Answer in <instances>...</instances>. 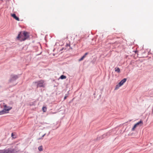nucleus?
Here are the masks:
<instances>
[{"mask_svg": "<svg viewBox=\"0 0 153 153\" xmlns=\"http://www.w3.org/2000/svg\"><path fill=\"white\" fill-rule=\"evenodd\" d=\"M29 37V33L27 32L24 31L20 32L17 37V39L21 41H24Z\"/></svg>", "mask_w": 153, "mask_h": 153, "instance_id": "nucleus-1", "label": "nucleus"}, {"mask_svg": "<svg viewBox=\"0 0 153 153\" xmlns=\"http://www.w3.org/2000/svg\"><path fill=\"white\" fill-rule=\"evenodd\" d=\"M20 75H15L12 74L9 81V82H11L16 80L20 76Z\"/></svg>", "mask_w": 153, "mask_h": 153, "instance_id": "nucleus-2", "label": "nucleus"}, {"mask_svg": "<svg viewBox=\"0 0 153 153\" xmlns=\"http://www.w3.org/2000/svg\"><path fill=\"white\" fill-rule=\"evenodd\" d=\"M44 82L43 80H41L35 82V83L37 84V88H44L45 86Z\"/></svg>", "mask_w": 153, "mask_h": 153, "instance_id": "nucleus-3", "label": "nucleus"}, {"mask_svg": "<svg viewBox=\"0 0 153 153\" xmlns=\"http://www.w3.org/2000/svg\"><path fill=\"white\" fill-rule=\"evenodd\" d=\"M143 124V122L142 120H140V121L137 123H136L135 124L134 126L132 128L131 130L132 131H134L135 128L138 126H141Z\"/></svg>", "mask_w": 153, "mask_h": 153, "instance_id": "nucleus-4", "label": "nucleus"}, {"mask_svg": "<svg viewBox=\"0 0 153 153\" xmlns=\"http://www.w3.org/2000/svg\"><path fill=\"white\" fill-rule=\"evenodd\" d=\"M12 108V107H10L8 108H4L3 110L0 111V115L8 113V111Z\"/></svg>", "mask_w": 153, "mask_h": 153, "instance_id": "nucleus-5", "label": "nucleus"}, {"mask_svg": "<svg viewBox=\"0 0 153 153\" xmlns=\"http://www.w3.org/2000/svg\"><path fill=\"white\" fill-rule=\"evenodd\" d=\"M0 153H11L10 148L7 149L0 150Z\"/></svg>", "mask_w": 153, "mask_h": 153, "instance_id": "nucleus-6", "label": "nucleus"}, {"mask_svg": "<svg viewBox=\"0 0 153 153\" xmlns=\"http://www.w3.org/2000/svg\"><path fill=\"white\" fill-rule=\"evenodd\" d=\"M127 79L126 78H124L119 83V85L121 86L126 81Z\"/></svg>", "mask_w": 153, "mask_h": 153, "instance_id": "nucleus-7", "label": "nucleus"}, {"mask_svg": "<svg viewBox=\"0 0 153 153\" xmlns=\"http://www.w3.org/2000/svg\"><path fill=\"white\" fill-rule=\"evenodd\" d=\"M11 16L13 17L14 19H15L16 20L19 21V18L17 16L15 13H13V14H12Z\"/></svg>", "mask_w": 153, "mask_h": 153, "instance_id": "nucleus-8", "label": "nucleus"}, {"mask_svg": "<svg viewBox=\"0 0 153 153\" xmlns=\"http://www.w3.org/2000/svg\"><path fill=\"white\" fill-rule=\"evenodd\" d=\"M88 54V52H86V53H85L84 54V55L79 60V61H81L82 60L84 59V58L86 57V55Z\"/></svg>", "mask_w": 153, "mask_h": 153, "instance_id": "nucleus-9", "label": "nucleus"}, {"mask_svg": "<svg viewBox=\"0 0 153 153\" xmlns=\"http://www.w3.org/2000/svg\"><path fill=\"white\" fill-rule=\"evenodd\" d=\"M106 137L107 136H106L105 134H104L101 136L98 137L97 138V140H100V139H103L104 138Z\"/></svg>", "mask_w": 153, "mask_h": 153, "instance_id": "nucleus-10", "label": "nucleus"}, {"mask_svg": "<svg viewBox=\"0 0 153 153\" xmlns=\"http://www.w3.org/2000/svg\"><path fill=\"white\" fill-rule=\"evenodd\" d=\"M115 71L118 73H120V69L118 67H116L115 68Z\"/></svg>", "mask_w": 153, "mask_h": 153, "instance_id": "nucleus-11", "label": "nucleus"}, {"mask_svg": "<svg viewBox=\"0 0 153 153\" xmlns=\"http://www.w3.org/2000/svg\"><path fill=\"white\" fill-rule=\"evenodd\" d=\"M59 78L62 79H65L66 78V77L65 76L62 75L60 76Z\"/></svg>", "mask_w": 153, "mask_h": 153, "instance_id": "nucleus-12", "label": "nucleus"}, {"mask_svg": "<svg viewBox=\"0 0 153 153\" xmlns=\"http://www.w3.org/2000/svg\"><path fill=\"white\" fill-rule=\"evenodd\" d=\"M11 153H16V151L14 149H12L10 148Z\"/></svg>", "mask_w": 153, "mask_h": 153, "instance_id": "nucleus-13", "label": "nucleus"}, {"mask_svg": "<svg viewBox=\"0 0 153 153\" xmlns=\"http://www.w3.org/2000/svg\"><path fill=\"white\" fill-rule=\"evenodd\" d=\"M42 110L44 112H45L47 110V108L45 106H43L42 108Z\"/></svg>", "mask_w": 153, "mask_h": 153, "instance_id": "nucleus-14", "label": "nucleus"}, {"mask_svg": "<svg viewBox=\"0 0 153 153\" xmlns=\"http://www.w3.org/2000/svg\"><path fill=\"white\" fill-rule=\"evenodd\" d=\"M11 137L13 139H15L16 138V137L15 136V135L13 134V133L11 134Z\"/></svg>", "mask_w": 153, "mask_h": 153, "instance_id": "nucleus-15", "label": "nucleus"}, {"mask_svg": "<svg viewBox=\"0 0 153 153\" xmlns=\"http://www.w3.org/2000/svg\"><path fill=\"white\" fill-rule=\"evenodd\" d=\"M38 149L40 151H42L43 149H42V146H39L38 147Z\"/></svg>", "mask_w": 153, "mask_h": 153, "instance_id": "nucleus-16", "label": "nucleus"}, {"mask_svg": "<svg viewBox=\"0 0 153 153\" xmlns=\"http://www.w3.org/2000/svg\"><path fill=\"white\" fill-rule=\"evenodd\" d=\"M3 105H4V108H8L10 107H8L6 105H5L4 103H3Z\"/></svg>", "mask_w": 153, "mask_h": 153, "instance_id": "nucleus-17", "label": "nucleus"}, {"mask_svg": "<svg viewBox=\"0 0 153 153\" xmlns=\"http://www.w3.org/2000/svg\"><path fill=\"white\" fill-rule=\"evenodd\" d=\"M119 85V83L117 85H116V87L115 88V90L119 88V87L120 86Z\"/></svg>", "mask_w": 153, "mask_h": 153, "instance_id": "nucleus-18", "label": "nucleus"}, {"mask_svg": "<svg viewBox=\"0 0 153 153\" xmlns=\"http://www.w3.org/2000/svg\"><path fill=\"white\" fill-rule=\"evenodd\" d=\"M68 94H65V96L64 97V100H65L67 98V97L68 96Z\"/></svg>", "mask_w": 153, "mask_h": 153, "instance_id": "nucleus-19", "label": "nucleus"}, {"mask_svg": "<svg viewBox=\"0 0 153 153\" xmlns=\"http://www.w3.org/2000/svg\"><path fill=\"white\" fill-rule=\"evenodd\" d=\"M105 134L107 137L108 136L110 135V133L109 132H107Z\"/></svg>", "mask_w": 153, "mask_h": 153, "instance_id": "nucleus-20", "label": "nucleus"}, {"mask_svg": "<svg viewBox=\"0 0 153 153\" xmlns=\"http://www.w3.org/2000/svg\"><path fill=\"white\" fill-rule=\"evenodd\" d=\"M46 133H45V134H44L43 135H42V137H41V138H39V140H40V139H43V137H44V136L46 135Z\"/></svg>", "mask_w": 153, "mask_h": 153, "instance_id": "nucleus-21", "label": "nucleus"}, {"mask_svg": "<svg viewBox=\"0 0 153 153\" xmlns=\"http://www.w3.org/2000/svg\"><path fill=\"white\" fill-rule=\"evenodd\" d=\"M64 49V48H62L61 50L60 51H62Z\"/></svg>", "mask_w": 153, "mask_h": 153, "instance_id": "nucleus-22", "label": "nucleus"}, {"mask_svg": "<svg viewBox=\"0 0 153 153\" xmlns=\"http://www.w3.org/2000/svg\"><path fill=\"white\" fill-rule=\"evenodd\" d=\"M49 134H50V132H49L48 133V135H47V136Z\"/></svg>", "mask_w": 153, "mask_h": 153, "instance_id": "nucleus-23", "label": "nucleus"}, {"mask_svg": "<svg viewBox=\"0 0 153 153\" xmlns=\"http://www.w3.org/2000/svg\"><path fill=\"white\" fill-rule=\"evenodd\" d=\"M67 46H68V45L70 46V45H68V44H67Z\"/></svg>", "mask_w": 153, "mask_h": 153, "instance_id": "nucleus-24", "label": "nucleus"}, {"mask_svg": "<svg viewBox=\"0 0 153 153\" xmlns=\"http://www.w3.org/2000/svg\"><path fill=\"white\" fill-rule=\"evenodd\" d=\"M0 87H1V86L0 85Z\"/></svg>", "mask_w": 153, "mask_h": 153, "instance_id": "nucleus-25", "label": "nucleus"}]
</instances>
